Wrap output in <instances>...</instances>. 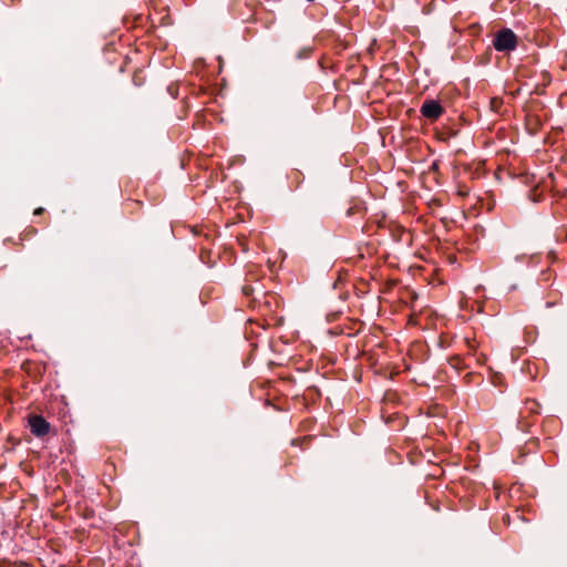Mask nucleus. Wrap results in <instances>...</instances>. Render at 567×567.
Returning <instances> with one entry per match:
<instances>
[{"instance_id": "nucleus-1", "label": "nucleus", "mask_w": 567, "mask_h": 567, "mask_svg": "<svg viewBox=\"0 0 567 567\" xmlns=\"http://www.w3.org/2000/svg\"><path fill=\"white\" fill-rule=\"evenodd\" d=\"M493 47L498 52L513 51L517 47V37L511 29H502L495 34Z\"/></svg>"}, {"instance_id": "nucleus-2", "label": "nucleus", "mask_w": 567, "mask_h": 567, "mask_svg": "<svg viewBox=\"0 0 567 567\" xmlns=\"http://www.w3.org/2000/svg\"><path fill=\"white\" fill-rule=\"evenodd\" d=\"M31 433L37 437H43L49 434L51 425L50 423L42 416L38 414H33L29 416L28 420Z\"/></svg>"}, {"instance_id": "nucleus-3", "label": "nucleus", "mask_w": 567, "mask_h": 567, "mask_svg": "<svg viewBox=\"0 0 567 567\" xmlns=\"http://www.w3.org/2000/svg\"><path fill=\"white\" fill-rule=\"evenodd\" d=\"M444 112V109L439 101L425 100L420 109L423 117L430 121H436Z\"/></svg>"}, {"instance_id": "nucleus-4", "label": "nucleus", "mask_w": 567, "mask_h": 567, "mask_svg": "<svg viewBox=\"0 0 567 567\" xmlns=\"http://www.w3.org/2000/svg\"><path fill=\"white\" fill-rule=\"evenodd\" d=\"M133 83L136 86H141L144 83V76L142 75V71H136L133 75Z\"/></svg>"}, {"instance_id": "nucleus-5", "label": "nucleus", "mask_w": 567, "mask_h": 567, "mask_svg": "<svg viewBox=\"0 0 567 567\" xmlns=\"http://www.w3.org/2000/svg\"><path fill=\"white\" fill-rule=\"evenodd\" d=\"M44 212V209L42 207H39L37 209H34V215H41L42 213Z\"/></svg>"}, {"instance_id": "nucleus-6", "label": "nucleus", "mask_w": 567, "mask_h": 567, "mask_svg": "<svg viewBox=\"0 0 567 567\" xmlns=\"http://www.w3.org/2000/svg\"><path fill=\"white\" fill-rule=\"evenodd\" d=\"M467 346L471 351H475V344L473 342L467 341Z\"/></svg>"}]
</instances>
